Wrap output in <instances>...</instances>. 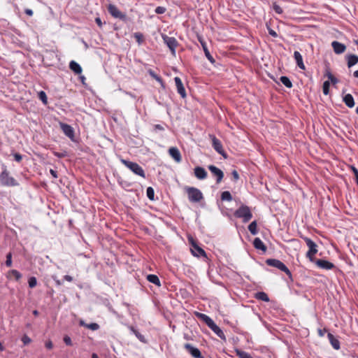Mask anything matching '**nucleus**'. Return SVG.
<instances>
[{
    "label": "nucleus",
    "mask_w": 358,
    "mask_h": 358,
    "mask_svg": "<svg viewBox=\"0 0 358 358\" xmlns=\"http://www.w3.org/2000/svg\"><path fill=\"white\" fill-rule=\"evenodd\" d=\"M266 264L268 266L275 267V268L279 269L280 271H283L288 275V277L290 280H292V275L291 271L286 266V265L283 262H282L280 260L277 259H267L266 260Z\"/></svg>",
    "instance_id": "nucleus-1"
},
{
    "label": "nucleus",
    "mask_w": 358,
    "mask_h": 358,
    "mask_svg": "<svg viewBox=\"0 0 358 358\" xmlns=\"http://www.w3.org/2000/svg\"><path fill=\"white\" fill-rule=\"evenodd\" d=\"M234 216L238 218H242L243 222L246 223L252 217V214L250 208L245 205H241L235 212Z\"/></svg>",
    "instance_id": "nucleus-2"
},
{
    "label": "nucleus",
    "mask_w": 358,
    "mask_h": 358,
    "mask_svg": "<svg viewBox=\"0 0 358 358\" xmlns=\"http://www.w3.org/2000/svg\"><path fill=\"white\" fill-rule=\"evenodd\" d=\"M120 162L131 170L134 174L145 178V173L143 168L136 162L121 159Z\"/></svg>",
    "instance_id": "nucleus-3"
},
{
    "label": "nucleus",
    "mask_w": 358,
    "mask_h": 358,
    "mask_svg": "<svg viewBox=\"0 0 358 358\" xmlns=\"http://www.w3.org/2000/svg\"><path fill=\"white\" fill-rule=\"evenodd\" d=\"M186 192L190 202L198 203L203 199L202 192L196 187H188L186 188Z\"/></svg>",
    "instance_id": "nucleus-4"
},
{
    "label": "nucleus",
    "mask_w": 358,
    "mask_h": 358,
    "mask_svg": "<svg viewBox=\"0 0 358 358\" xmlns=\"http://www.w3.org/2000/svg\"><path fill=\"white\" fill-rule=\"evenodd\" d=\"M304 241L306 242L307 246L308 247V251L306 253V257L311 262H313L315 261L314 255L317 252V244L313 241L310 238L308 237L303 238Z\"/></svg>",
    "instance_id": "nucleus-5"
},
{
    "label": "nucleus",
    "mask_w": 358,
    "mask_h": 358,
    "mask_svg": "<svg viewBox=\"0 0 358 358\" xmlns=\"http://www.w3.org/2000/svg\"><path fill=\"white\" fill-rule=\"evenodd\" d=\"M0 182L4 186H17L18 185L16 180L9 176V173L5 168L0 174Z\"/></svg>",
    "instance_id": "nucleus-6"
},
{
    "label": "nucleus",
    "mask_w": 358,
    "mask_h": 358,
    "mask_svg": "<svg viewBox=\"0 0 358 358\" xmlns=\"http://www.w3.org/2000/svg\"><path fill=\"white\" fill-rule=\"evenodd\" d=\"M108 11L115 18H118L124 21L127 20V15L122 13L117 7L113 4L108 5Z\"/></svg>",
    "instance_id": "nucleus-7"
},
{
    "label": "nucleus",
    "mask_w": 358,
    "mask_h": 358,
    "mask_svg": "<svg viewBox=\"0 0 358 358\" xmlns=\"http://www.w3.org/2000/svg\"><path fill=\"white\" fill-rule=\"evenodd\" d=\"M209 136L212 141V146L215 149V150L220 155L223 156L224 158H227V155L222 148L221 141L218 138H217L214 135H210Z\"/></svg>",
    "instance_id": "nucleus-8"
},
{
    "label": "nucleus",
    "mask_w": 358,
    "mask_h": 358,
    "mask_svg": "<svg viewBox=\"0 0 358 358\" xmlns=\"http://www.w3.org/2000/svg\"><path fill=\"white\" fill-rule=\"evenodd\" d=\"M162 38L164 40V42L166 44V45L169 47V48L171 51V53L173 55H175L176 48L178 45L177 40L174 37H169L166 35H163Z\"/></svg>",
    "instance_id": "nucleus-9"
},
{
    "label": "nucleus",
    "mask_w": 358,
    "mask_h": 358,
    "mask_svg": "<svg viewBox=\"0 0 358 358\" xmlns=\"http://www.w3.org/2000/svg\"><path fill=\"white\" fill-rule=\"evenodd\" d=\"M208 168L211 173L216 177V182L220 183L224 177L223 171L214 165H209Z\"/></svg>",
    "instance_id": "nucleus-10"
},
{
    "label": "nucleus",
    "mask_w": 358,
    "mask_h": 358,
    "mask_svg": "<svg viewBox=\"0 0 358 358\" xmlns=\"http://www.w3.org/2000/svg\"><path fill=\"white\" fill-rule=\"evenodd\" d=\"M59 125L64 134L70 139L73 140L74 138L73 128L71 125L63 122H60Z\"/></svg>",
    "instance_id": "nucleus-11"
},
{
    "label": "nucleus",
    "mask_w": 358,
    "mask_h": 358,
    "mask_svg": "<svg viewBox=\"0 0 358 358\" xmlns=\"http://www.w3.org/2000/svg\"><path fill=\"white\" fill-rule=\"evenodd\" d=\"M316 266L324 270H331L335 267L334 264L325 259H317L313 262Z\"/></svg>",
    "instance_id": "nucleus-12"
},
{
    "label": "nucleus",
    "mask_w": 358,
    "mask_h": 358,
    "mask_svg": "<svg viewBox=\"0 0 358 358\" xmlns=\"http://www.w3.org/2000/svg\"><path fill=\"white\" fill-rule=\"evenodd\" d=\"M184 348L187 350L191 355L194 358H203L201 352L199 350L194 346H192L189 343H185L184 345Z\"/></svg>",
    "instance_id": "nucleus-13"
},
{
    "label": "nucleus",
    "mask_w": 358,
    "mask_h": 358,
    "mask_svg": "<svg viewBox=\"0 0 358 358\" xmlns=\"http://www.w3.org/2000/svg\"><path fill=\"white\" fill-rule=\"evenodd\" d=\"M199 41L200 42L201 46H202L203 50L205 53V56L206 57V58L208 59V61L211 64H214L215 62V61L214 58L213 57V56L211 55V54L210 53V52L208 49L207 45H206V42L204 41V40L201 37H199Z\"/></svg>",
    "instance_id": "nucleus-14"
},
{
    "label": "nucleus",
    "mask_w": 358,
    "mask_h": 358,
    "mask_svg": "<svg viewBox=\"0 0 358 358\" xmlns=\"http://www.w3.org/2000/svg\"><path fill=\"white\" fill-rule=\"evenodd\" d=\"M194 171L195 177L199 180H204L208 176L207 171L201 166L195 167Z\"/></svg>",
    "instance_id": "nucleus-15"
},
{
    "label": "nucleus",
    "mask_w": 358,
    "mask_h": 358,
    "mask_svg": "<svg viewBox=\"0 0 358 358\" xmlns=\"http://www.w3.org/2000/svg\"><path fill=\"white\" fill-rule=\"evenodd\" d=\"M176 86L177 87L178 93L182 97L185 98L186 96V92L183 84L182 83L181 79L179 77H176L174 78Z\"/></svg>",
    "instance_id": "nucleus-16"
},
{
    "label": "nucleus",
    "mask_w": 358,
    "mask_h": 358,
    "mask_svg": "<svg viewBox=\"0 0 358 358\" xmlns=\"http://www.w3.org/2000/svg\"><path fill=\"white\" fill-rule=\"evenodd\" d=\"M170 156L178 163L182 160V157L179 150L176 147H171L169 149Z\"/></svg>",
    "instance_id": "nucleus-17"
},
{
    "label": "nucleus",
    "mask_w": 358,
    "mask_h": 358,
    "mask_svg": "<svg viewBox=\"0 0 358 358\" xmlns=\"http://www.w3.org/2000/svg\"><path fill=\"white\" fill-rule=\"evenodd\" d=\"M331 46L334 52L338 55L344 52L346 49V46L344 44L336 41H334L331 43Z\"/></svg>",
    "instance_id": "nucleus-18"
},
{
    "label": "nucleus",
    "mask_w": 358,
    "mask_h": 358,
    "mask_svg": "<svg viewBox=\"0 0 358 358\" xmlns=\"http://www.w3.org/2000/svg\"><path fill=\"white\" fill-rule=\"evenodd\" d=\"M209 328L222 340L226 341V336L223 332V331L215 323L213 322Z\"/></svg>",
    "instance_id": "nucleus-19"
},
{
    "label": "nucleus",
    "mask_w": 358,
    "mask_h": 358,
    "mask_svg": "<svg viewBox=\"0 0 358 358\" xmlns=\"http://www.w3.org/2000/svg\"><path fill=\"white\" fill-rule=\"evenodd\" d=\"M192 246H193V248L191 250H192V253L194 256H196L198 257H206V252L201 248H200L199 245H197L195 243H193Z\"/></svg>",
    "instance_id": "nucleus-20"
},
{
    "label": "nucleus",
    "mask_w": 358,
    "mask_h": 358,
    "mask_svg": "<svg viewBox=\"0 0 358 358\" xmlns=\"http://www.w3.org/2000/svg\"><path fill=\"white\" fill-rule=\"evenodd\" d=\"M294 59L296 61V65L298 66V67L302 70H304L306 68H305V65L303 62V57H302V55H301V53L298 51H295L294 52Z\"/></svg>",
    "instance_id": "nucleus-21"
},
{
    "label": "nucleus",
    "mask_w": 358,
    "mask_h": 358,
    "mask_svg": "<svg viewBox=\"0 0 358 358\" xmlns=\"http://www.w3.org/2000/svg\"><path fill=\"white\" fill-rule=\"evenodd\" d=\"M343 101L348 108H353L355 106V100L352 94H346L343 97Z\"/></svg>",
    "instance_id": "nucleus-22"
},
{
    "label": "nucleus",
    "mask_w": 358,
    "mask_h": 358,
    "mask_svg": "<svg viewBox=\"0 0 358 358\" xmlns=\"http://www.w3.org/2000/svg\"><path fill=\"white\" fill-rule=\"evenodd\" d=\"M253 245L257 250H260L265 252L266 247L259 238H255L253 241Z\"/></svg>",
    "instance_id": "nucleus-23"
},
{
    "label": "nucleus",
    "mask_w": 358,
    "mask_h": 358,
    "mask_svg": "<svg viewBox=\"0 0 358 358\" xmlns=\"http://www.w3.org/2000/svg\"><path fill=\"white\" fill-rule=\"evenodd\" d=\"M327 336H328L329 341L331 345H332V347L335 350H339L340 349L339 341L337 338H336L334 337V336L331 333H328Z\"/></svg>",
    "instance_id": "nucleus-24"
},
{
    "label": "nucleus",
    "mask_w": 358,
    "mask_h": 358,
    "mask_svg": "<svg viewBox=\"0 0 358 358\" xmlns=\"http://www.w3.org/2000/svg\"><path fill=\"white\" fill-rule=\"evenodd\" d=\"M69 68L76 74H80L83 71L80 65L75 61L70 62Z\"/></svg>",
    "instance_id": "nucleus-25"
},
{
    "label": "nucleus",
    "mask_w": 358,
    "mask_h": 358,
    "mask_svg": "<svg viewBox=\"0 0 358 358\" xmlns=\"http://www.w3.org/2000/svg\"><path fill=\"white\" fill-rule=\"evenodd\" d=\"M348 66L350 68L358 63V56L355 55H350L347 57Z\"/></svg>",
    "instance_id": "nucleus-26"
},
{
    "label": "nucleus",
    "mask_w": 358,
    "mask_h": 358,
    "mask_svg": "<svg viewBox=\"0 0 358 358\" xmlns=\"http://www.w3.org/2000/svg\"><path fill=\"white\" fill-rule=\"evenodd\" d=\"M147 280L150 282H152V283H153V284H155V285H156L157 286H160L161 285L159 278L156 275H154V274L148 275H147Z\"/></svg>",
    "instance_id": "nucleus-27"
},
{
    "label": "nucleus",
    "mask_w": 358,
    "mask_h": 358,
    "mask_svg": "<svg viewBox=\"0 0 358 358\" xmlns=\"http://www.w3.org/2000/svg\"><path fill=\"white\" fill-rule=\"evenodd\" d=\"M255 299H257L258 300H261V301H265V302L269 301V298H268L267 294L264 292H257L255 294Z\"/></svg>",
    "instance_id": "nucleus-28"
},
{
    "label": "nucleus",
    "mask_w": 358,
    "mask_h": 358,
    "mask_svg": "<svg viewBox=\"0 0 358 358\" xmlns=\"http://www.w3.org/2000/svg\"><path fill=\"white\" fill-rule=\"evenodd\" d=\"M199 316L208 327L214 322V321L209 316L205 314L199 313Z\"/></svg>",
    "instance_id": "nucleus-29"
},
{
    "label": "nucleus",
    "mask_w": 358,
    "mask_h": 358,
    "mask_svg": "<svg viewBox=\"0 0 358 358\" xmlns=\"http://www.w3.org/2000/svg\"><path fill=\"white\" fill-rule=\"evenodd\" d=\"M199 316L208 327L214 322V321L209 316L205 314L199 313Z\"/></svg>",
    "instance_id": "nucleus-30"
},
{
    "label": "nucleus",
    "mask_w": 358,
    "mask_h": 358,
    "mask_svg": "<svg viewBox=\"0 0 358 358\" xmlns=\"http://www.w3.org/2000/svg\"><path fill=\"white\" fill-rule=\"evenodd\" d=\"M248 230L252 235H256L258 233L257 231V221L255 220L252 222L248 226Z\"/></svg>",
    "instance_id": "nucleus-31"
},
{
    "label": "nucleus",
    "mask_w": 358,
    "mask_h": 358,
    "mask_svg": "<svg viewBox=\"0 0 358 358\" xmlns=\"http://www.w3.org/2000/svg\"><path fill=\"white\" fill-rule=\"evenodd\" d=\"M281 83L287 87L291 88L292 87V83L289 78L287 76H281L280 78Z\"/></svg>",
    "instance_id": "nucleus-32"
},
{
    "label": "nucleus",
    "mask_w": 358,
    "mask_h": 358,
    "mask_svg": "<svg viewBox=\"0 0 358 358\" xmlns=\"http://www.w3.org/2000/svg\"><path fill=\"white\" fill-rule=\"evenodd\" d=\"M221 199L222 201H232V196L229 191H224L221 194Z\"/></svg>",
    "instance_id": "nucleus-33"
},
{
    "label": "nucleus",
    "mask_w": 358,
    "mask_h": 358,
    "mask_svg": "<svg viewBox=\"0 0 358 358\" xmlns=\"http://www.w3.org/2000/svg\"><path fill=\"white\" fill-rule=\"evenodd\" d=\"M146 194L150 200L153 201L155 199V191L152 187H148L147 188Z\"/></svg>",
    "instance_id": "nucleus-34"
},
{
    "label": "nucleus",
    "mask_w": 358,
    "mask_h": 358,
    "mask_svg": "<svg viewBox=\"0 0 358 358\" xmlns=\"http://www.w3.org/2000/svg\"><path fill=\"white\" fill-rule=\"evenodd\" d=\"M134 37L136 39L138 45H141L143 42V35L140 32H136L134 34Z\"/></svg>",
    "instance_id": "nucleus-35"
},
{
    "label": "nucleus",
    "mask_w": 358,
    "mask_h": 358,
    "mask_svg": "<svg viewBox=\"0 0 358 358\" xmlns=\"http://www.w3.org/2000/svg\"><path fill=\"white\" fill-rule=\"evenodd\" d=\"M9 275H12L16 280H19L22 278V274L15 269L10 270L9 271Z\"/></svg>",
    "instance_id": "nucleus-36"
},
{
    "label": "nucleus",
    "mask_w": 358,
    "mask_h": 358,
    "mask_svg": "<svg viewBox=\"0 0 358 358\" xmlns=\"http://www.w3.org/2000/svg\"><path fill=\"white\" fill-rule=\"evenodd\" d=\"M330 83L329 80L324 81L322 85V91L324 94L327 95L329 92Z\"/></svg>",
    "instance_id": "nucleus-37"
},
{
    "label": "nucleus",
    "mask_w": 358,
    "mask_h": 358,
    "mask_svg": "<svg viewBox=\"0 0 358 358\" xmlns=\"http://www.w3.org/2000/svg\"><path fill=\"white\" fill-rule=\"evenodd\" d=\"M38 98L42 101L43 103L46 104L48 103V98L45 92L41 91L38 93Z\"/></svg>",
    "instance_id": "nucleus-38"
},
{
    "label": "nucleus",
    "mask_w": 358,
    "mask_h": 358,
    "mask_svg": "<svg viewBox=\"0 0 358 358\" xmlns=\"http://www.w3.org/2000/svg\"><path fill=\"white\" fill-rule=\"evenodd\" d=\"M28 283H29V286L30 288H34L37 285V280L34 276L31 277V278H29Z\"/></svg>",
    "instance_id": "nucleus-39"
},
{
    "label": "nucleus",
    "mask_w": 358,
    "mask_h": 358,
    "mask_svg": "<svg viewBox=\"0 0 358 358\" xmlns=\"http://www.w3.org/2000/svg\"><path fill=\"white\" fill-rule=\"evenodd\" d=\"M6 266L8 267H10L12 266V253L8 252L6 255Z\"/></svg>",
    "instance_id": "nucleus-40"
},
{
    "label": "nucleus",
    "mask_w": 358,
    "mask_h": 358,
    "mask_svg": "<svg viewBox=\"0 0 358 358\" xmlns=\"http://www.w3.org/2000/svg\"><path fill=\"white\" fill-rule=\"evenodd\" d=\"M273 9L278 14H282L283 13V10L282 9V8L276 3H273Z\"/></svg>",
    "instance_id": "nucleus-41"
},
{
    "label": "nucleus",
    "mask_w": 358,
    "mask_h": 358,
    "mask_svg": "<svg viewBox=\"0 0 358 358\" xmlns=\"http://www.w3.org/2000/svg\"><path fill=\"white\" fill-rule=\"evenodd\" d=\"M87 328L92 331H96L99 329V325L97 323H90L87 324Z\"/></svg>",
    "instance_id": "nucleus-42"
},
{
    "label": "nucleus",
    "mask_w": 358,
    "mask_h": 358,
    "mask_svg": "<svg viewBox=\"0 0 358 358\" xmlns=\"http://www.w3.org/2000/svg\"><path fill=\"white\" fill-rule=\"evenodd\" d=\"M52 153L55 157H57L58 158H63V157H65L67 156V152L66 151H64L62 152L53 151Z\"/></svg>",
    "instance_id": "nucleus-43"
},
{
    "label": "nucleus",
    "mask_w": 358,
    "mask_h": 358,
    "mask_svg": "<svg viewBox=\"0 0 358 358\" xmlns=\"http://www.w3.org/2000/svg\"><path fill=\"white\" fill-rule=\"evenodd\" d=\"M134 335L138 338V339L140 341H141L143 343H146L144 336H143L141 334H140L138 330L134 333Z\"/></svg>",
    "instance_id": "nucleus-44"
},
{
    "label": "nucleus",
    "mask_w": 358,
    "mask_h": 358,
    "mask_svg": "<svg viewBox=\"0 0 358 358\" xmlns=\"http://www.w3.org/2000/svg\"><path fill=\"white\" fill-rule=\"evenodd\" d=\"M63 340L66 345L71 346L73 345L71 339L69 336H64Z\"/></svg>",
    "instance_id": "nucleus-45"
},
{
    "label": "nucleus",
    "mask_w": 358,
    "mask_h": 358,
    "mask_svg": "<svg viewBox=\"0 0 358 358\" xmlns=\"http://www.w3.org/2000/svg\"><path fill=\"white\" fill-rule=\"evenodd\" d=\"M22 341L24 343V345H28L29 343H30L31 340L28 336L24 335L22 338Z\"/></svg>",
    "instance_id": "nucleus-46"
},
{
    "label": "nucleus",
    "mask_w": 358,
    "mask_h": 358,
    "mask_svg": "<svg viewBox=\"0 0 358 358\" xmlns=\"http://www.w3.org/2000/svg\"><path fill=\"white\" fill-rule=\"evenodd\" d=\"M166 12V8L163 6H158L155 9V13L157 14H163Z\"/></svg>",
    "instance_id": "nucleus-47"
},
{
    "label": "nucleus",
    "mask_w": 358,
    "mask_h": 358,
    "mask_svg": "<svg viewBox=\"0 0 358 358\" xmlns=\"http://www.w3.org/2000/svg\"><path fill=\"white\" fill-rule=\"evenodd\" d=\"M150 75L152 78H154L156 80H157L158 82H160V83H162V78H161L159 76H158L157 75H156L153 71H150Z\"/></svg>",
    "instance_id": "nucleus-48"
},
{
    "label": "nucleus",
    "mask_w": 358,
    "mask_h": 358,
    "mask_svg": "<svg viewBox=\"0 0 358 358\" xmlns=\"http://www.w3.org/2000/svg\"><path fill=\"white\" fill-rule=\"evenodd\" d=\"M13 157H14L15 160L17 162H20L22 159V156L19 153H15L13 155Z\"/></svg>",
    "instance_id": "nucleus-49"
},
{
    "label": "nucleus",
    "mask_w": 358,
    "mask_h": 358,
    "mask_svg": "<svg viewBox=\"0 0 358 358\" xmlns=\"http://www.w3.org/2000/svg\"><path fill=\"white\" fill-rule=\"evenodd\" d=\"M351 169H352V171L355 176L356 182H358V170L355 166H352Z\"/></svg>",
    "instance_id": "nucleus-50"
},
{
    "label": "nucleus",
    "mask_w": 358,
    "mask_h": 358,
    "mask_svg": "<svg viewBox=\"0 0 358 358\" xmlns=\"http://www.w3.org/2000/svg\"><path fill=\"white\" fill-rule=\"evenodd\" d=\"M231 175H232V176L234 178V180L235 181H237L239 179V175H238V172L236 170H234L231 172Z\"/></svg>",
    "instance_id": "nucleus-51"
},
{
    "label": "nucleus",
    "mask_w": 358,
    "mask_h": 358,
    "mask_svg": "<svg viewBox=\"0 0 358 358\" xmlns=\"http://www.w3.org/2000/svg\"><path fill=\"white\" fill-rule=\"evenodd\" d=\"M332 84L335 85L338 83V80L334 76H330L329 79Z\"/></svg>",
    "instance_id": "nucleus-52"
},
{
    "label": "nucleus",
    "mask_w": 358,
    "mask_h": 358,
    "mask_svg": "<svg viewBox=\"0 0 358 358\" xmlns=\"http://www.w3.org/2000/svg\"><path fill=\"white\" fill-rule=\"evenodd\" d=\"M45 345V348L49 350H50L53 348V344L51 341H46Z\"/></svg>",
    "instance_id": "nucleus-53"
},
{
    "label": "nucleus",
    "mask_w": 358,
    "mask_h": 358,
    "mask_svg": "<svg viewBox=\"0 0 358 358\" xmlns=\"http://www.w3.org/2000/svg\"><path fill=\"white\" fill-rule=\"evenodd\" d=\"M268 34L271 36H272L273 37H277L278 36L277 33L274 30H273V29H271L270 28H268Z\"/></svg>",
    "instance_id": "nucleus-54"
},
{
    "label": "nucleus",
    "mask_w": 358,
    "mask_h": 358,
    "mask_svg": "<svg viewBox=\"0 0 358 358\" xmlns=\"http://www.w3.org/2000/svg\"><path fill=\"white\" fill-rule=\"evenodd\" d=\"M154 128H155V130L157 131V130H159V131H164V128L163 126H162L161 124H155L154 126Z\"/></svg>",
    "instance_id": "nucleus-55"
},
{
    "label": "nucleus",
    "mask_w": 358,
    "mask_h": 358,
    "mask_svg": "<svg viewBox=\"0 0 358 358\" xmlns=\"http://www.w3.org/2000/svg\"><path fill=\"white\" fill-rule=\"evenodd\" d=\"M327 331V329H319L317 332H318V335L320 336V337H322L324 336V333Z\"/></svg>",
    "instance_id": "nucleus-56"
},
{
    "label": "nucleus",
    "mask_w": 358,
    "mask_h": 358,
    "mask_svg": "<svg viewBox=\"0 0 358 358\" xmlns=\"http://www.w3.org/2000/svg\"><path fill=\"white\" fill-rule=\"evenodd\" d=\"M95 22H96V23L97 24V25H98L99 27H102V26H103V23H102V22H101V20L100 17H96V18L95 19Z\"/></svg>",
    "instance_id": "nucleus-57"
},
{
    "label": "nucleus",
    "mask_w": 358,
    "mask_h": 358,
    "mask_svg": "<svg viewBox=\"0 0 358 358\" xmlns=\"http://www.w3.org/2000/svg\"><path fill=\"white\" fill-rule=\"evenodd\" d=\"M24 13L29 15V16H32L33 15V10L31 9H29V8H26L24 10Z\"/></svg>",
    "instance_id": "nucleus-58"
},
{
    "label": "nucleus",
    "mask_w": 358,
    "mask_h": 358,
    "mask_svg": "<svg viewBox=\"0 0 358 358\" xmlns=\"http://www.w3.org/2000/svg\"><path fill=\"white\" fill-rule=\"evenodd\" d=\"M53 280L57 286H60L62 285V282L60 280L57 279L56 277H53Z\"/></svg>",
    "instance_id": "nucleus-59"
},
{
    "label": "nucleus",
    "mask_w": 358,
    "mask_h": 358,
    "mask_svg": "<svg viewBox=\"0 0 358 358\" xmlns=\"http://www.w3.org/2000/svg\"><path fill=\"white\" fill-rule=\"evenodd\" d=\"M50 173L55 178H57V172L56 171L50 169Z\"/></svg>",
    "instance_id": "nucleus-60"
},
{
    "label": "nucleus",
    "mask_w": 358,
    "mask_h": 358,
    "mask_svg": "<svg viewBox=\"0 0 358 358\" xmlns=\"http://www.w3.org/2000/svg\"><path fill=\"white\" fill-rule=\"evenodd\" d=\"M64 279L68 282L73 281V278L71 275H66L64 276Z\"/></svg>",
    "instance_id": "nucleus-61"
},
{
    "label": "nucleus",
    "mask_w": 358,
    "mask_h": 358,
    "mask_svg": "<svg viewBox=\"0 0 358 358\" xmlns=\"http://www.w3.org/2000/svg\"><path fill=\"white\" fill-rule=\"evenodd\" d=\"M79 324H80V326H81V327H86V328H87V323H85V322H84V320H80L79 321Z\"/></svg>",
    "instance_id": "nucleus-62"
},
{
    "label": "nucleus",
    "mask_w": 358,
    "mask_h": 358,
    "mask_svg": "<svg viewBox=\"0 0 358 358\" xmlns=\"http://www.w3.org/2000/svg\"><path fill=\"white\" fill-rule=\"evenodd\" d=\"M129 329H130V331L134 334V333L137 331L134 327L132 326H129Z\"/></svg>",
    "instance_id": "nucleus-63"
},
{
    "label": "nucleus",
    "mask_w": 358,
    "mask_h": 358,
    "mask_svg": "<svg viewBox=\"0 0 358 358\" xmlns=\"http://www.w3.org/2000/svg\"><path fill=\"white\" fill-rule=\"evenodd\" d=\"M353 76L355 77V78H358V70L355 71L353 73Z\"/></svg>",
    "instance_id": "nucleus-64"
}]
</instances>
